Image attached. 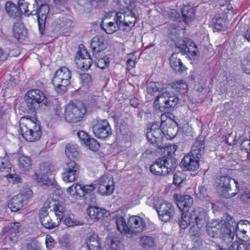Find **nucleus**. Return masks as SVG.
<instances>
[{"label":"nucleus","instance_id":"nucleus-1","mask_svg":"<svg viewBox=\"0 0 250 250\" xmlns=\"http://www.w3.org/2000/svg\"><path fill=\"white\" fill-rule=\"evenodd\" d=\"M208 220L207 211L202 208H195L189 214H182L179 225L181 228L185 229L188 225H192V228L197 227L200 231Z\"/></svg>","mask_w":250,"mask_h":250},{"label":"nucleus","instance_id":"nucleus-2","mask_svg":"<svg viewBox=\"0 0 250 250\" xmlns=\"http://www.w3.org/2000/svg\"><path fill=\"white\" fill-rule=\"evenodd\" d=\"M240 182L229 176H220L215 182L216 189L221 196L230 198L238 194Z\"/></svg>","mask_w":250,"mask_h":250},{"label":"nucleus","instance_id":"nucleus-3","mask_svg":"<svg viewBox=\"0 0 250 250\" xmlns=\"http://www.w3.org/2000/svg\"><path fill=\"white\" fill-rule=\"evenodd\" d=\"M20 131L22 137L27 141L35 142L42 136L41 126L29 118L22 117L19 122Z\"/></svg>","mask_w":250,"mask_h":250},{"label":"nucleus","instance_id":"nucleus-4","mask_svg":"<svg viewBox=\"0 0 250 250\" xmlns=\"http://www.w3.org/2000/svg\"><path fill=\"white\" fill-rule=\"evenodd\" d=\"M71 72L66 67H62L55 72L52 83L55 90L60 94H63L68 89L70 83Z\"/></svg>","mask_w":250,"mask_h":250},{"label":"nucleus","instance_id":"nucleus-5","mask_svg":"<svg viewBox=\"0 0 250 250\" xmlns=\"http://www.w3.org/2000/svg\"><path fill=\"white\" fill-rule=\"evenodd\" d=\"M235 233L223 231L219 236L221 239V245L219 246V250H250V242L238 244L233 241Z\"/></svg>","mask_w":250,"mask_h":250},{"label":"nucleus","instance_id":"nucleus-6","mask_svg":"<svg viewBox=\"0 0 250 250\" xmlns=\"http://www.w3.org/2000/svg\"><path fill=\"white\" fill-rule=\"evenodd\" d=\"M180 103L178 97L173 92L165 91L157 96L154 104L161 111L168 110L169 108L175 107Z\"/></svg>","mask_w":250,"mask_h":250},{"label":"nucleus","instance_id":"nucleus-7","mask_svg":"<svg viewBox=\"0 0 250 250\" xmlns=\"http://www.w3.org/2000/svg\"><path fill=\"white\" fill-rule=\"evenodd\" d=\"M25 102L29 109L33 111L37 110L40 104L45 106H49L51 104L50 101L39 89L29 91L26 94Z\"/></svg>","mask_w":250,"mask_h":250},{"label":"nucleus","instance_id":"nucleus-8","mask_svg":"<svg viewBox=\"0 0 250 250\" xmlns=\"http://www.w3.org/2000/svg\"><path fill=\"white\" fill-rule=\"evenodd\" d=\"M86 112L85 105L82 104H67L64 110V117L66 121L77 123L80 121Z\"/></svg>","mask_w":250,"mask_h":250},{"label":"nucleus","instance_id":"nucleus-9","mask_svg":"<svg viewBox=\"0 0 250 250\" xmlns=\"http://www.w3.org/2000/svg\"><path fill=\"white\" fill-rule=\"evenodd\" d=\"M95 188V185L82 186L78 184H73L67 189L68 193L76 199L83 197L85 199H88Z\"/></svg>","mask_w":250,"mask_h":250},{"label":"nucleus","instance_id":"nucleus-10","mask_svg":"<svg viewBox=\"0 0 250 250\" xmlns=\"http://www.w3.org/2000/svg\"><path fill=\"white\" fill-rule=\"evenodd\" d=\"M177 146L175 145L167 146L164 149L167 157L162 158L164 165V170L166 172V175L174 171L177 166V160L172 157L177 150Z\"/></svg>","mask_w":250,"mask_h":250},{"label":"nucleus","instance_id":"nucleus-11","mask_svg":"<svg viewBox=\"0 0 250 250\" xmlns=\"http://www.w3.org/2000/svg\"><path fill=\"white\" fill-rule=\"evenodd\" d=\"M92 125L93 132L98 138L105 139L112 134L111 127L106 120L93 121Z\"/></svg>","mask_w":250,"mask_h":250},{"label":"nucleus","instance_id":"nucleus-12","mask_svg":"<svg viewBox=\"0 0 250 250\" xmlns=\"http://www.w3.org/2000/svg\"><path fill=\"white\" fill-rule=\"evenodd\" d=\"M80 169V166L74 160L67 162L62 173V180L65 182L75 181L79 177Z\"/></svg>","mask_w":250,"mask_h":250},{"label":"nucleus","instance_id":"nucleus-13","mask_svg":"<svg viewBox=\"0 0 250 250\" xmlns=\"http://www.w3.org/2000/svg\"><path fill=\"white\" fill-rule=\"evenodd\" d=\"M159 122H154L150 127L147 128L146 138L148 141L152 144H155L162 142L164 134L160 128Z\"/></svg>","mask_w":250,"mask_h":250},{"label":"nucleus","instance_id":"nucleus-14","mask_svg":"<svg viewBox=\"0 0 250 250\" xmlns=\"http://www.w3.org/2000/svg\"><path fill=\"white\" fill-rule=\"evenodd\" d=\"M159 218L163 222L169 221L174 215V207L171 203L164 201L156 206Z\"/></svg>","mask_w":250,"mask_h":250},{"label":"nucleus","instance_id":"nucleus-15","mask_svg":"<svg viewBox=\"0 0 250 250\" xmlns=\"http://www.w3.org/2000/svg\"><path fill=\"white\" fill-rule=\"evenodd\" d=\"M177 47L180 49V52L183 55H187L189 57H194L198 56V49L195 43L188 38H185L183 43H176Z\"/></svg>","mask_w":250,"mask_h":250},{"label":"nucleus","instance_id":"nucleus-16","mask_svg":"<svg viewBox=\"0 0 250 250\" xmlns=\"http://www.w3.org/2000/svg\"><path fill=\"white\" fill-rule=\"evenodd\" d=\"M76 65L78 69L87 70L92 64V60L87 51L83 49L77 52L75 57Z\"/></svg>","mask_w":250,"mask_h":250},{"label":"nucleus","instance_id":"nucleus-17","mask_svg":"<svg viewBox=\"0 0 250 250\" xmlns=\"http://www.w3.org/2000/svg\"><path fill=\"white\" fill-rule=\"evenodd\" d=\"M175 198L176 204L180 209L181 215L188 214L189 208L192 206L193 202V198L189 195H176Z\"/></svg>","mask_w":250,"mask_h":250},{"label":"nucleus","instance_id":"nucleus-18","mask_svg":"<svg viewBox=\"0 0 250 250\" xmlns=\"http://www.w3.org/2000/svg\"><path fill=\"white\" fill-rule=\"evenodd\" d=\"M129 234L142 232L146 229V225L144 220L138 216H132L128 219Z\"/></svg>","mask_w":250,"mask_h":250},{"label":"nucleus","instance_id":"nucleus-19","mask_svg":"<svg viewBox=\"0 0 250 250\" xmlns=\"http://www.w3.org/2000/svg\"><path fill=\"white\" fill-rule=\"evenodd\" d=\"M19 5L21 7L22 12L29 15H36L38 12L37 0H19Z\"/></svg>","mask_w":250,"mask_h":250},{"label":"nucleus","instance_id":"nucleus-20","mask_svg":"<svg viewBox=\"0 0 250 250\" xmlns=\"http://www.w3.org/2000/svg\"><path fill=\"white\" fill-rule=\"evenodd\" d=\"M200 159L196 156L188 154L182 159L181 165L185 170L194 171L199 168Z\"/></svg>","mask_w":250,"mask_h":250},{"label":"nucleus","instance_id":"nucleus-21","mask_svg":"<svg viewBox=\"0 0 250 250\" xmlns=\"http://www.w3.org/2000/svg\"><path fill=\"white\" fill-rule=\"evenodd\" d=\"M107 44L103 36H96L92 38L90 46L93 51V55L95 58H98L97 55L106 48Z\"/></svg>","mask_w":250,"mask_h":250},{"label":"nucleus","instance_id":"nucleus-22","mask_svg":"<svg viewBox=\"0 0 250 250\" xmlns=\"http://www.w3.org/2000/svg\"><path fill=\"white\" fill-rule=\"evenodd\" d=\"M38 22L39 29L40 33L42 35L45 30V22L47 17V14L49 13V7L48 4H42L38 8Z\"/></svg>","mask_w":250,"mask_h":250},{"label":"nucleus","instance_id":"nucleus-23","mask_svg":"<svg viewBox=\"0 0 250 250\" xmlns=\"http://www.w3.org/2000/svg\"><path fill=\"white\" fill-rule=\"evenodd\" d=\"M250 232V223L248 220H240L236 228V235L241 240H247L249 237L248 233Z\"/></svg>","mask_w":250,"mask_h":250},{"label":"nucleus","instance_id":"nucleus-24","mask_svg":"<svg viewBox=\"0 0 250 250\" xmlns=\"http://www.w3.org/2000/svg\"><path fill=\"white\" fill-rule=\"evenodd\" d=\"M27 203V198L26 195L19 194L12 198L9 201L8 206L12 211H17Z\"/></svg>","mask_w":250,"mask_h":250},{"label":"nucleus","instance_id":"nucleus-25","mask_svg":"<svg viewBox=\"0 0 250 250\" xmlns=\"http://www.w3.org/2000/svg\"><path fill=\"white\" fill-rule=\"evenodd\" d=\"M127 13V11L124 12H117L116 14V17L114 18V21L119 28L124 31L130 30L133 25L132 21H129L127 19L128 17H126Z\"/></svg>","mask_w":250,"mask_h":250},{"label":"nucleus","instance_id":"nucleus-26","mask_svg":"<svg viewBox=\"0 0 250 250\" xmlns=\"http://www.w3.org/2000/svg\"><path fill=\"white\" fill-rule=\"evenodd\" d=\"M205 138L204 136H199L191 147L190 154L201 158L205 153Z\"/></svg>","mask_w":250,"mask_h":250},{"label":"nucleus","instance_id":"nucleus-27","mask_svg":"<svg viewBox=\"0 0 250 250\" xmlns=\"http://www.w3.org/2000/svg\"><path fill=\"white\" fill-rule=\"evenodd\" d=\"M221 222L222 223L223 231L235 233L238 223L231 216L225 214Z\"/></svg>","mask_w":250,"mask_h":250},{"label":"nucleus","instance_id":"nucleus-28","mask_svg":"<svg viewBox=\"0 0 250 250\" xmlns=\"http://www.w3.org/2000/svg\"><path fill=\"white\" fill-rule=\"evenodd\" d=\"M5 9L8 16L13 19L19 17L22 13L21 6L9 1L5 3Z\"/></svg>","mask_w":250,"mask_h":250},{"label":"nucleus","instance_id":"nucleus-29","mask_svg":"<svg viewBox=\"0 0 250 250\" xmlns=\"http://www.w3.org/2000/svg\"><path fill=\"white\" fill-rule=\"evenodd\" d=\"M223 226L221 222L218 220L212 221L207 228V232L211 237H217L223 232Z\"/></svg>","mask_w":250,"mask_h":250},{"label":"nucleus","instance_id":"nucleus-30","mask_svg":"<svg viewBox=\"0 0 250 250\" xmlns=\"http://www.w3.org/2000/svg\"><path fill=\"white\" fill-rule=\"evenodd\" d=\"M85 243L89 250H99L101 248L99 236L95 232L90 234L87 237Z\"/></svg>","mask_w":250,"mask_h":250},{"label":"nucleus","instance_id":"nucleus-31","mask_svg":"<svg viewBox=\"0 0 250 250\" xmlns=\"http://www.w3.org/2000/svg\"><path fill=\"white\" fill-rule=\"evenodd\" d=\"M12 33L13 36L19 40L24 39L27 35V31L23 24L19 21L14 23Z\"/></svg>","mask_w":250,"mask_h":250},{"label":"nucleus","instance_id":"nucleus-32","mask_svg":"<svg viewBox=\"0 0 250 250\" xmlns=\"http://www.w3.org/2000/svg\"><path fill=\"white\" fill-rule=\"evenodd\" d=\"M177 53H173L169 58L170 65L176 72L182 73L186 70L187 68L183 64L181 59L178 58Z\"/></svg>","mask_w":250,"mask_h":250},{"label":"nucleus","instance_id":"nucleus-33","mask_svg":"<svg viewBox=\"0 0 250 250\" xmlns=\"http://www.w3.org/2000/svg\"><path fill=\"white\" fill-rule=\"evenodd\" d=\"M34 179L41 186H52L55 184V180L53 175H44V176L35 173L34 175Z\"/></svg>","mask_w":250,"mask_h":250},{"label":"nucleus","instance_id":"nucleus-34","mask_svg":"<svg viewBox=\"0 0 250 250\" xmlns=\"http://www.w3.org/2000/svg\"><path fill=\"white\" fill-rule=\"evenodd\" d=\"M163 159L158 158L150 166V170L152 173L156 175H166V172L164 170Z\"/></svg>","mask_w":250,"mask_h":250},{"label":"nucleus","instance_id":"nucleus-35","mask_svg":"<svg viewBox=\"0 0 250 250\" xmlns=\"http://www.w3.org/2000/svg\"><path fill=\"white\" fill-rule=\"evenodd\" d=\"M87 212L91 219L98 221L104 214L105 210L102 209L98 207L90 206L87 209Z\"/></svg>","mask_w":250,"mask_h":250},{"label":"nucleus","instance_id":"nucleus-36","mask_svg":"<svg viewBox=\"0 0 250 250\" xmlns=\"http://www.w3.org/2000/svg\"><path fill=\"white\" fill-rule=\"evenodd\" d=\"M77 146L75 144L69 143L66 145L65 152L66 156L70 159H75L79 156Z\"/></svg>","mask_w":250,"mask_h":250},{"label":"nucleus","instance_id":"nucleus-37","mask_svg":"<svg viewBox=\"0 0 250 250\" xmlns=\"http://www.w3.org/2000/svg\"><path fill=\"white\" fill-rule=\"evenodd\" d=\"M138 242L140 247L144 249L148 250L154 245L155 241L153 237L144 235L140 237Z\"/></svg>","mask_w":250,"mask_h":250},{"label":"nucleus","instance_id":"nucleus-38","mask_svg":"<svg viewBox=\"0 0 250 250\" xmlns=\"http://www.w3.org/2000/svg\"><path fill=\"white\" fill-rule=\"evenodd\" d=\"M100 27L108 34H112L120 28L116 22H105L104 21H102L101 22Z\"/></svg>","mask_w":250,"mask_h":250},{"label":"nucleus","instance_id":"nucleus-39","mask_svg":"<svg viewBox=\"0 0 250 250\" xmlns=\"http://www.w3.org/2000/svg\"><path fill=\"white\" fill-rule=\"evenodd\" d=\"M116 224L118 230L122 233H129L128 221L126 223L125 219L123 216L117 217Z\"/></svg>","mask_w":250,"mask_h":250},{"label":"nucleus","instance_id":"nucleus-40","mask_svg":"<svg viewBox=\"0 0 250 250\" xmlns=\"http://www.w3.org/2000/svg\"><path fill=\"white\" fill-rule=\"evenodd\" d=\"M18 166L23 171H29L31 168V160L29 157L22 155L19 159Z\"/></svg>","mask_w":250,"mask_h":250},{"label":"nucleus","instance_id":"nucleus-41","mask_svg":"<svg viewBox=\"0 0 250 250\" xmlns=\"http://www.w3.org/2000/svg\"><path fill=\"white\" fill-rule=\"evenodd\" d=\"M201 231L197 230L196 232L193 234L190 237L193 250H202L203 249V243L199 237Z\"/></svg>","mask_w":250,"mask_h":250},{"label":"nucleus","instance_id":"nucleus-42","mask_svg":"<svg viewBox=\"0 0 250 250\" xmlns=\"http://www.w3.org/2000/svg\"><path fill=\"white\" fill-rule=\"evenodd\" d=\"M182 17L185 22L188 24L194 17V11L193 8L189 6H184L182 10Z\"/></svg>","mask_w":250,"mask_h":250},{"label":"nucleus","instance_id":"nucleus-43","mask_svg":"<svg viewBox=\"0 0 250 250\" xmlns=\"http://www.w3.org/2000/svg\"><path fill=\"white\" fill-rule=\"evenodd\" d=\"M162 83L159 82H150L147 85V91L148 94L154 95L157 92H162L165 89L162 87Z\"/></svg>","mask_w":250,"mask_h":250},{"label":"nucleus","instance_id":"nucleus-44","mask_svg":"<svg viewBox=\"0 0 250 250\" xmlns=\"http://www.w3.org/2000/svg\"><path fill=\"white\" fill-rule=\"evenodd\" d=\"M40 221L42 226L48 229H53L56 228L60 223L58 222V221L57 223L53 222L49 215L42 216L40 219Z\"/></svg>","mask_w":250,"mask_h":250},{"label":"nucleus","instance_id":"nucleus-45","mask_svg":"<svg viewBox=\"0 0 250 250\" xmlns=\"http://www.w3.org/2000/svg\"><path fill=\"white\" fill-rule=\"evenodd\" d=\"M114 189L113 181L112 180L110 183L105 185L104 187H99L98 192L102 195H108L111 194Z\"/></svg>","mask_w":250,"mask_h":250},{"label":"nucleus","instance_id":"nucleus-46","mask_svg":"<svg viewBox=\"0 0 250 250\" xmlns=\"http://www.w3.org/2000/svg\"><path fill=\"white\" fill-rule=\"evenodd\" d=\"M54 171L53 166L49 163H44L40 166L39 175L44 176V175H53Z\"/></svg>","mask_w":250,"mask_h":250},{"label":"nucleus","instance_id":"nucleus-47","mask_svg":"<svg viewBox=\"0 0 250 250\" xmlns=\"http://www.w3.org/2000/svg\"><path fill=\"white\" fill-rule=\"evenodd\" d=\"M214 28L217 31L224 30L226 28L225 20L221 17L213 19Z\"/></svg>","mask_w":250,"mask_h":250},{"label":"nucleus","instance_id":"nucleus-48","mask_svg":"<svg viewBox=\"0 0 250 250\" xmlns=\"http://www.w3.org/2000/svg\"><path fill=\"white\" fill-rule=\"evenodd\" d=\"M98 56V60L95 62V65L101 69H104L106 67H108L109 65L110 62L108 57L105 56L104 57L100 58L99 55Z\"/></svg>","mask_w":250,"mask_h":250},{"label":"nucleus","instance_id":"nucleus-49","mask_svg":"<svg viewBox=\"0 0 250 250\" xmlns=\"http://www.w3.org/2000/svg\"><path fill=\"white\" fill-rule=\"evenodd\" d=\"M84 144L89 149L94 151H97L100 147L97 141L91 137H89Z\"/></svg>","mask_w":250,"mask_h":250},{"label":"nucleus","instance_id":"nucleus-50","mask_svg":"<svg viewBox=\"0 0 250 250\" xmlns=\"http://www.w3.org/2000/svg\"><path fill=\"white\" fill-rule=\"evenodd\" d=\"M61 25L63 30L70 29L73 26L72 18L69 16L62 18Z\"/></svg>","mask_w":250,"mask_h":250},{"label":"nucleus","instance_id":"nucleus-51","mask_svg":"<svg viewBox=\"0 0 250 250\" xmlns=\"http://www.w3.org/2000/svg\"><path fill=\"white\" fill-rule=\"evenodd\" d=\"M53 206H54L53 210L55 214L57 217V220H58V222H60L63 216V208L61 205L57 206L55 204L53 205Z\"/></svg>","mask_w":250,"mask_h":250},{"label":"nucleus","instance_id":"nucleus-52","mask_svg":"<svg viewBox=\"0 0 250 250\" xmlns=\"http://www.w3.org/2000/svg\"><path fill=\"white\" fill-rule=\"evenodd\" d=\"M129 11H127L128 13L126 15V17H128V20L129 21H132L133 25L131 26V28L134 26L136 21V19L137 15L138 14L137 10L136 9H129Z\"/></svg>","mask_w":250,"mask_h":250},{"label":"nucleus","instance_id":"nucleus-53","mask_svg":"<svg viewBox=\"0 0 250 250\" xmlns=\"http://www.w3.org/2000/svg\"><path fill=\"white\" fill-rule=\"evenodd\" d=\"M185 179L184 173L180 171L176 172L173 176V184L177 186H180Z\"/></svg>","mask_w":250,"mask_h":250},{"label":"nucleus","instance_id":"nucleus-54","mask_svg":"<svg viewBox=\"0 0 250 250\" xmlns=\"http://www.w3.org/2000/svg\"><path fill=\"white\" fill-rule=\"evenodd\" d=\"M80 80L83 86H89L92 84L91 76L87 73L81 74Z\"/></svg>","mask_w":250,"mask_h":250},{"label":"nucleus","instance_id":"nucleus-55","mask_svg":"<svg viewBox=\"0 0 250 250\" xmlns=\"http://www.w3.org/2000/svg\"><path fill=\"white\" fill-rule=\"evenodd\" d=\"M249 56L248 58L242 60V68L246 73L250 74V50L249 52Z\"/></svg>","mask_w":250,"mask_h":250},{"label":"nucleus","instance_id":"nucleus-56","mask_svg":"<svg viewBox=\"0 0 250 250\" xmlns=\"http://www.w3.org/2000/svg\"><path fill=\"white\" fill-rule=\"evenodd\" d=\"M240 147L241 149L247 151V158L250 159V140H244L241 144Z\"/></svg>","mask_w":250,"mask_h":250},{"label":"nucleus","instance_id":"nucleus-57","mask_svg":"<svg viewBox=\"0 0 250 250\" xmlns=\"http://www.w3.org/2000/svg\"><path fill=\"white\" fill-rule=\"evenodd\" d=\"M63 224L68 227H72L74 226H79L82 225L79 221L72 219L70 217H66L63 220Z\"/></svg>","mask_w":250,"mask_h":250},{"label":"nucleus","instance_id":"nucleus-58","mask_svg":"<svg viewBox=\"0 0 250 250\" xmlns=\"http://www.w3.org/2000/svg\"><path fill=\"white\" fill-rule=\"evenodd\" d=\"M120 3L123 7L126 8V11H129L130 9H136L134 2L132 0H120Z\"/></svg>","mask_w":250,"mask_h":250},{"label":"nucleus","instance_id":"nucleus-59","mask_svg":"<svg viewBox=\"0 0 250 250\" xmlns=\"http://www.w3.org/2000/svg\"><path fill=\"white\" fill-rule=\"evenodd\" d=\"M174 88L176 89L177 91L184 93L187 89L188 85L185 83L177 82L174 84Z\"/></svg>","mask_w":250,"mask_h":250},{"label":"nucleus","instance_id":"nucleus-60","mask_svg":"<svg viewBox=\"0 0 250 250\" xmlns=\"http://www.w3.org/2000/svg\"><path fill=\"white\" fill-rule=\"evenodd\" d=\"M11 164L10 162L3 157H0V169L4 171L5 169H10Z\"/></svg>","mask_w":250,"mask_h":250},{"label":"nucleus","instance_id":"nucleus-61","mask_svg":"<svg viewBox=\"0 0 250 250\" xmlns=\"http://www.w3.org/2000/svg\"><path fill=\"white\" fill-rule=\"evenodd\" d=\"M112 179V177L110 176H107L106 175L102 176L100 177V178L98 180V184L99 187H104L105 185L107 184L108 183H110L111 180Z\"/></svg>","mask_w":250,"mask_h":250},{"label":"nucleus","instance_id":"nucleus-62","mask_svg":"<svg viewBox=\"0 0 250 250\" xmlns=\"http://www.w3.org/2000/svg\"><path fill=\"white\" fill-rule=\"evenodd\" d=\"M197 194L199 198L204 199L208 196V192L205 187H202L199 188V192Z\"/></svg>","mask_w":250,"mask_h":250},{"label":"nucleus","instance_id":"nucleus-63","mask_svg":"<svg viewBox=\"0 0 250 250\" xmlns=\"http://www.w3.org/2000/svg\"><path fill=\"white\" fill-rule=\"evenodd\" d=\"M240 199L243 202L250 204V191L248 190L245 191L241 195Z\"/></svg>","mask_w":250,"mask_h":250},{"label":"nucleus","instance_id":"nucleus-64","mask_svg":"<svg viewBox=\"0 0 250 250\" xmlns=\"http://www.w3.org/2000/svg\"><path fill=\"white\" fill-rule=\"evenodd\" d=\"M26 249L27 250H41L40 244L37 242H32L28 244Z\"/></svg>","mask_w":250,"mask_h":250}]
</instances>
